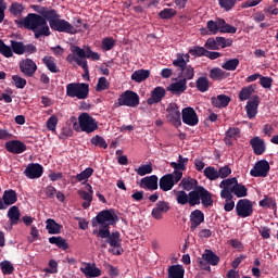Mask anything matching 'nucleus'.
Wrapping results in <instances>:
<instances>
[{
    "instance_id": "nucleus-1",
    "label": "nucleus",
    "mask_w": 278,
    "mask_h": 278,
    "mask_svg": "<svg viewBox=\"0 0 278 278\" xmlns=\"http://www.w3.org/2000/svg\"><path fill=\"white\" fill-rule=\"evenodd\" d=\"M18 29H28L35 34V38H41V36H51L49 24L45 21V17L36 13H28L26 17L14 21Z\"/></svg>"
},
{
    "instance_id": "nucleus-2",
    "label": "nucleus",
    "mask_w": 278,
    "mask_h": 278,
    "mask_svg": "<svg viewBox=\"0 0 278 278\" xmlns=\"http://www.w3.org/2000/svg\"><path fill=\"white\" fill-rule=\"evenodd\" d=\"M71 51L73 54H68L66 56V61L70 64H73V62H76L80 68H83L85 75L87 77L90 76V71L88 70V61L87 60H93L94 62L101 60V54L99 52L92 51V48L90 46H85V48H80L79 46H71ZM86 58L87 60H84Z\"/></svg>"
},
{
    "instance_id": "nucleus-3",
    "label": "nucleus",
    "mask_w": 278,
    "mask_h": 278,
    "mask_svg": "<svg viewBox=\"0 0 278 278\" xmlns=\"http://www.w3.org/2000/svg\"><path fill=\"white\" fill-rule=\"evenodd\" d=\"M93 236H98V238H102L103 240L106 239V244H110L111 249H109V253L112 255H123L125 250H123V239H121L119 231H110V227L108 225L100 227L99 229H94L92 231Z\"/></svg>"
},
{
    "instance_id": "nucleus-4",
    "label": "nucleus",
    "mask_w": 278,
    "mask_h": 278,
    "mask_svg": "<svg viewBox=\"0 0 278 278\" xmlns=\"http://www.w3.org/2000/svg\"><path fill=\"white\" fill-rule=\"evenodd\" d=\"M213 194L205 187L200 186L191 191V201L193 207L197 205H201L207 210V207H212L214 205Z\"/></svg>"
},
{
    "instance_id": "nucleus-5",
    "label": "nucleus",
    "mask_w": 278,
    "mask_h": 278,
    "mask_svg": "<svg viewBox=\"0 0 278 278\" xmlns=\"http://www.w3.org/2000/svg\"><path fill=\"white\" fill-rule=\"evenodd\" d=\"M90 94V85L86 83H70L66 85V97L84 101Z\"/></svg>"
},
{
    "instance_id": "nucleus-6",
    "label": "nucleus",
    "mask_w": 278,
    "mask_h": 278,
    "mask_svg": "<svg viewBox=\"0 0 278 278\" xmlns=\"http://www.w3.org/2000/svg\"><path fill=\"white\" fill-rule=\"evenodd\" d=\"M116 223H118V215L112 210H103L91 219L92 227H98V225H101L100 227H105V225H108L109 229L110 225L114 226Z\"/></svg>"
},
{
    "instance_id": "nucleus-7",
    "label": "nucleus",
    "mask_w": 278,
    "mask_h": 278,
    "mask_svg": "<svg viewBox=\"0 0 278 278\" xmlns=\"http://www.w3.org/2000/svg\"><path fill=\"white\" fill-rule=\"evenodd\" d=\"M219 263L220 256L216 255L212 250L204 251L202 258L198 262L199 268H201V270H206L207 273H212L211 266H218Z\"/></svg>"
},
{
    "instance_id": "nucleus-8",
    "label": "nucleus",
    "mask_w": 278,
    "mask_h": 278,
    "mask_svg": "<svg viewBox=\"0 0 278 278\" xmlns=\"http://www.w3.org/2000/svg\"><path fill=\"white\" fill-rule=\"evenodd\" d=\"M118 106L125 105L126 108H138L140 105V96L132 90L124 91L117 99Z\"/></svg>"
},
{
    "instance_id": "nucleus-9",
    "label": "nucleus",
    "mask_w": 278,
    "mask_h": 278,
    "mask_svg": "<svg viewBox=\"0 0 278 278\" xmlns=\"http://www.w3.org/2000/svg\"><path fill=\"white\" fill-rule=\"evenodd\" d=\"M79 128L86 134H92L99 129V123L88 113H81L78 116Z\"/></svg>"
},
{
    "instance_id": "nucleus-10",
    "label": "nucleus",
    "mask_w": 278,
    "mask_h": 278,
    "mask_svg": "<svg viewBox=\"0 0 278 278\" xmlns=\"http://www.w3.org/2000/svg\"><path fill=\"white\" fill-rule=\"evenodd\" d=\"M181 181V174H165L164 176L161 177L159 181L160 189L163 192H168L177 186Z\"/></svg>"
},
{
    "instance_id": "nucleus-11",
    "label": "nucleus",
    "mask_w": 278,
    "mask_h": 278,
    "mask_svg": "<svg viewBox=\"0 0 278 278\" xmlns=\"http://www.w3.org/2000/svg\"><path fill=\"white\" fill-rule=\"evenodd\" d=\"M50 28L52 31H59L61 34H77V28L73 26L68 21L58 17L55 21L50 22Z\"/></svg>"
},
{
    "instance_id": "nucleus-12",
    "label": "nucleus",
    "mask_w": 278,
    "mask_h": 278,
    "mask_svg": "<svg viewBox=\"0 0 278 278\" xmlns=\"http://www.w3.org/2000/svg\"><path fill=\"white\" fill-rule=\"evenodd\" d=\"M33 10L41 16V18L45 20V22L49 23V26L51 27V22L60 18V15L58 14V10L51 9L48 7L42 5H33Z\"/></svg>"
},
{
    "instance_id": "nucleus-13",
    "label": "nucleus",
    "mask_w": 278,
    "mask_h": 278,
    "mask_svg": "<svg viewBox=\"0 0 278 278\" xmlns=\"http://www.w3.org/2000/svg\"><path fill=\"white\" fill-rule=\"evenodd\" d=\"M33 10L41 16V18L45 20V22L49 23V26L51 27V22L60 18V15L58 14V10L51 9L48 7L42 5H33Z\"/></svg>"
},
{
    "instance_id": "nucleus-14",
    "label": "nucleus",
    "mask_w": 278,
    "mask_h": 278,
    "mask_svg": "<svg viewBox=\"0 0 278 278\" xmlns=\"http://www.w3.org/2000/svg\"><path fill=\"white\" fill-rule=\"evenodd\" d=\"M236 212L239 218H249L253 215V202L249 199H241L236 204Z\"/></svg>"
},
{
    "instance_id": "nucleus-15",
    "label": "nucleus",
    "mask_w": 278,
    "mask_h": 278,
    "mask_svg": "<svg viewBox=\"0 0 278 278\" xmlns=\"http://www.w3.org/2000/svg\"><path fill=\"white\" fill-rule=\"evenodd\" d=\"M167 121L174 125V127H181V112L177 103H169L166 109Z\"/></svg>"
},
{
    "instance_id": "nucleus-16",
    "label": "nucleus",
    "mask_w": 278,
    "mask_h": 278,
    "mask_svg": "<svg viewBox=\"0 0 278 278\" xmlns=\"http://www.w3.org/2000/svg\"><path fill=\"white\" fill-rule=\"evenodd\" d=\"M182 123L189 127H197L199 125V115L192 106H187L181 111Z\"/></svg>"
},
{
    "instance_id": "nucleus-17",
    "label": "nucleus",
    "mask_w": 278,
    "mask_h": 278,
    "mask_svg": "<svg viewBox=\"0 0 278 278\" xmlns=\"http://www.w3.org/2000/svg\"><path fill=\"white\" fill-rule=\"evenodd\" d=\"M170 212V203L167 201L161 200L155 203V206L152 208L151 216L154 220H162L164 214Z\"/></svg>"
},
{
    "instance_id": "nucleus-18",
    "label": "nucleus",
    "mask_w": 278,
    "mask_h": 278,
    "mask_svg": "<svg viewBox=\"0 0 278 278\" xmlns=\"http://www.w3.org/2000/svg\"><path fill=\"white\" fill-rule=\"evenodd\" d=\"M270 172V164L266 160H261L255 163L253 168L250 170L251 177H268Z\"/></svg>"
},
{
    "instance_id": "nucleus-19",
    "label": "nucleus",
    "mask_w": 278,
    "mask_h": 278,
    "mask_svg": "<svg viewBox=\"0 0 278 278\" xmlns=\"http://www.w3.org/2000/svg\"><path fill=\"white\" fill-rule=\"evenodd\" d=\"M45 173V167L38 163H29L24 169V175L28 179H40Z\"/></svg>"
},
{
    "instance_id": "nucleus-20",
    "label": "nucleus",
    "mask_w": 278,
    "mask_h": 278,
    "mask_svg": "<svg viewBox=\"0 0 278 278\" xmlns=\"http://www.w3.org/2000/svg\"><path fill=\"white\" fill-rule=\"evenodd\" d=\"M5 151L13 155H21L27 151V146L21 140H10L4 143Z\"/></svg>"
},
{
    "instance_id": "nucleus-21",
    "label": "nucleus",
    "mask_w": 278,
    "mask_h": 278,
    "mask_svg": "<svg viewBox=\"0 0 278 278\" xmlns=\"http://www.w3.org/2000/svg\"><path fill=\"white\" fill-rule=\"evenodd\" d=\"M20 71L25 77H34L38 71V65L31 59H25L20 62Z\"/></svg>"
},
{
    "instance_id": "nucleus-22",
    "label": "nucleus",
    "mask_w": 278,
    "mask_h": 278,
    "mask_svg": "<svg viewBox=\"0 0 278 278\" xmlns=\"http://www.w3.org/2000/svg\"><path fill=\"white\" fill-rule=\"evenodd\" d=\"M80 273L85 275L86 278H96L101 277V269L97 267V265L93 263H87L83 262L80 267Z\"/></svg>"
},
{
    "instance_id": "nucleus-23",
    "label": "nucleus",
    "mask_w": 278,
    "mask_h": 278,
    "mask_svg": "<svg viewBox=\"0 0 278 278\" xmlns=\"http://www.w3.org/2000/svg\"><path fill=\"white\" fill-rule=\"evenodd\" d=\"M260 108V96L255 94L247 102L245 112L248 118L253 119L257 116V109Z\"/></svg>"
},
{
    "instance_id": "nucleus-24",
    "label": "nucleus",
    "mask_w": 278,
    "mask_h": 278,
    "mask_svg": "<svg viewBox=\"0 0 278 278\" xmlns=\"http://www.w3.org/2000/svg\"><path fill=\"white\" fill-rule=\"evenodd\" d=\"M188 157H184L181 154L178 155V161L177 162H170L169 166L170 168H174V174H179L180 178L182 179L184 177V170H186L187 166H188Z\"/></svg>"
},
{
    "instance_id": "nucleus-25",
    "label": "nucleus",
    "mask_w": 278,
    "mask_h": 278,
    "mask_svg": "<svg viewBox=\"0 0 278 278\" xmlns=\"http://www.w3.org/2000/svg\"><path fill=\"white\" fill-rule=\"evenodd\" d=\"M166 97V89L164 87H155L151 91V97L147 100L148 105H155V103H161L162 99Z\"/></svg>"
},
{
    "instance_id": "nucleus-26",
    "label": "nucleus",
    "mask_w": 278,
    "mask_h": 278,
    "mask_svg": "<svg viewBox=\"0 0 278 278\" xmlns=\"http://www.w3.org/2000/svg\"><path fill=\"white\" fill-rule=\"evenodd\" d=\"M187 84H188V81H186V79H180L179 81L172 83L167 87V91L179 97V94H184V92H186V90H188Z\"/></svg>"
},
{
    "instance_id": "nucleus-27",
    "label": "nucleus",
    "mask_w": 278,
    "mask_h": 278,
    "mask_svg": "<svg viewBox=\"0 0 278 278\" xmlns=\"http://www.w3.org/2000/svg\"><path fill=\"white\" fill-rule=\"evenodd\" d=\"M201 185H199V180L192 177H185L180 179L179 188H182L184 191L192 192V190H197V188H200Z\"/></svg>"
},
{
    "instance_id": "nucleus-28",
    "label": "nucleus",
    "mask_w": 278,
    "mask_h": 278,
    "mask_svg": "<svg viewBox=\"0 0 278 278\" xmlns=\"http://www.w3.org/2000/svg\"><path fill=\"white\" fill-rule=\"evenodd\" d=\"M205 222V215L201 212V210H194L190 214V229L194 231L201 223Z\"/></svg>"
},
{
    "instance_id": "nucleus-29",
    "label": "nucleus",
    "mask_w": 278,
    "mask_h": 278,
    "mask_svg": "<svg viewBox=\"0 0 278 278\" xmlns=\"http://www.w3.org/2000/svg\"><path fill=\"white\" fill-rule=\"evenodd\" d=\"M250 146L253 149L254 155H264L266 152V143L260 137H253L250 140Z\"/></svg>"
},
{
    "instance_id": "nucleus-30",
    "label": "nucleus",
    "mask_w": 278,
    "mask_h": 278,
    "mask_svg": "<svg viewBox=\"0 0 278 278\" xmlns=\"http://www.w3.org/2000/svg\"><path fill=\"white\" fill-rule=\"evenodd\" d=\"M240 138V128L238 127H230L224 137V142L226 147H233V140H238Z\"/></svg>"
},
{
    "instance_id": "nucleus-31",
    "label": "nucleus",
    "mask_w": 278,
    "mask_h": 278,
    "mask_svg": "<svg viewBox=\"0 0 278 278\" xmlns=\"http://www.w3.org/2000/svg\"><path fill=\"white\" fill-rule=\"evenodd\" d=\"M174 192H176V202L178 205H190V207H193L191 191L187 193L184 190H174Z\"/></svg>"
},
{
    "instance_id": "nucleus-32",
    "label": "nucleus",
    "mask_w": 278,
    "mask_h": 278,
    "mask_svg": "<svg viewBox=\"0 0 278 278\" xmlns=\"http://www.w3.org/2000/svg\"><path fill=\"white\" fill-rule=\"evenodd\" d=\"M211 103L213 108H218L219 110L223 108H227L229 103H231V98L227 94H219L211 98Z\"/></svg>"
},
{
    "instance_id": "nucleus-33",
    "label": "nucleus",
    "mask_w": 278,
    "mask_h": 278,
    "mask_svg": "<svg viewBox=\"0 0 278 278\" xmlns=\"http://www.w3.org/2000/svg\"><path fill=\"white\" fill-rule=\"evenodd\" d=\"M140 188L143 190H157V176L152 175L141 179Z\"/></svg>"
},
{
    "instance_id": "nucleus-34",
    "label": "nucleus",
    "mask_w": 278,
    "mask_h": 278,
    "mask_svg": "<svg viewBox=\"0 0 278 278\" xmlns=\"http://www.w3.org/2000/svg\"><path fill=\"white\" fill-rule=\"evenodd\" d=\"M255 90H257V85L255 84L241 88L238 96L239 101H249V99H251Z\"/></svg>"
},
{
    "instance_id": "nucleus-35",
    "label": "nucleus",
    "mask_w": 278,
    "mask_h": 278,
    "mask_svg": "<svg viewBox=\"0 0 278 278\" xmlns=\"http://www.w3.org/2000/svg\"><path fill=\"white\" fill-rule=\"evenodd\" d=\"M149 77H151L149 70H137L131 74V79L136 81V84H142V81H147Z\"/></svg>"
},
{
    "instance_id": "nucleus-36",
    "label": "nucleus",
    "mask_w": 278,
    "mask_h": 278,
    "mask_svg": "<svg viewBox=\"0 0 278 278\" xmlns=\"http://www.w3.org/2000/svg\"><path fill=\"white\" fill-rule=\"evenodd\" d=\"M2 201L7 204V207H10V205H14L18 201V195L15 190L9 189L3 192Z\"/></svg>"
},
{
    "instance_id": "nucleus-37",
    "label": "nucleus",
    "mask_w": 278,
    "mask_h": 278,
    "mask_svg": "<svg viewBox=\"0 0 278 278\" xmlns=\"http://www.w3.org/2000/svg\"><path fill=\"white\" fill-rule=\"evenodd\" d=\"M260 207H265L267 210H273L275 214L277 213V201L268 195H264V199L258 202Z\"/></svg>"
},
{
    "instance_id": "nucleus-38",
    "label": "nucleus",
    "mask_w": 278,
    "mask_h": 278,
    "mask_svg": "<svg viewBox=\"0 0 278 278\" xmlns=\"http://www.w3.org/2000/svg\"><path fill=\"white\" fill-rule=\"evenodd\" d=\"M231 192L237 197V199H242L249 195V189H247V186L239 184L238 181L231 187Z\"/></svg>"
},
{
    "instance_id": "nucleus-39",
    "label": "nucleus",
    "mask_w": 278,
    "mask_h": 278,
    "mask_svg": "<svg viewBox=\"0 0 278 278\" xmlns=\"http://www.w3.org/2000/svg\"><path fill=\"white\" fill-rule=\"evenodd\" d=\"M220 21L222 18H217L216 21L210 20L206 23V29H208V31L206 33L207 36H216L218 31L220 33Z\"/></svg>"
},
{
    "instance_id": "nucleus-40",
    "label": "nucleus",
    "mask_w": 278,
    "mask_h": 278,
    "mask_svg": "<svg viewBox=\"0 0 278 278\" xmlns=\"http://www.w3.org/2000/svg\"><path fill=\"white\" fill-rule=\"evenodd\" d=\"M9 12L15 18H20V16H23V14L25 13V5H23V3L13 2L9 7Z\"/></svg>"
},
{
    "instance_id": "nucleus-41",
    "label": "nucleus",
    "mask_w": 278,
    "mask_h": 278,
    "mask_svg": "<svg viewBox=\"0 0 278 278\" xmlns=\"http://www.w3.org/2000/svg\"><path fill=\"white\" fill-rule=\"evenodd\" d=\"M186 269L181 265H172L168 268V276L167 278H184Z\"/></svg>"
},
{
    "instance_id": "nucleus-42",
    "label": "nucleus",
    "mask_w": 278,
    "mask_h": 278,
    "mask_svg": "<svg viewBox=\"0 0 278 278\" xmlns=\"http://www.w3.org/2000/svg\"><path fill=\"white\" fill-rule=\"evenodd\" d=\"M46 229L50 235H58L62 231V225L58 224L55 219L49 218L46 222Z\"/></svg>"
},
{
    "instance_id": "nucleus-43",
    "label": "nucleus",
    "mask_w": 278,
    "mask_h": 278,
    "mask_svg": "<svg viewBox=\"0 0 278 278\" xmlns=\"http://www.w3.org/2000/svg\"><path fill=\"white\" fill-rule=\"evenodd\" d=\"M8 218L11 225H18V220H21V210H18V206L14 205L9 208Z\"/></svg>"
},
{
    "instance_id": "nucleus-44",
    "label": "nucleus",
    "mask_w": 278,
    "mask_h": 278,
    "mask_svg": "<svg viewBox=\"0 0 278 278\" xmlns=\"http://www.w3.org/2000/svg\"><path fill=\"white\" fill-rule=\"evenodd\" d=\"M42 62L50 73H60V68H58V64H55V58L43 56Z\"/></svg>"
},
{
    "instance_id": "nucleus-45",
    "label": "nucleus",
    "mask_w": 278,
    "mask_h": 278,
    "mask_svg": "<svg viewBox=\"0 0 278 278\" xmlns=\"http://www.w3.org/2000/svg\"><path fill=\"white\" fill-rule=\"evenodd\" d=\"M195 88L199 92H207L210 90V79L204 76L199 77L195 81Z\"/></svg>"
},
{
    "instance_id": "nucleus-46",
    "label": "nucleus",
    "mask_w": 278,
    "mask_h": 278,
    "mask_svg": "<svg viewBox=\"0 0 278 278\" xmlns=\"http://www.w3.org/2000/svg\"><path fill=\"white\" fill-rule=\"evenodd\" d=\"M176 15H177V11L172 8L163 9L157 14L159 18H162V21H170V18L175 17Z\"/></svg>"
},
{
    "instance_id": "nucleus-47",
    "label": "nucleus",
    "mask_w": 278,
    "mask_h": 278,
    "mask_svg": "<svg viewBox=\"0 0 278 278\" xmlns=\"http://www.w3.org/2000/svg\"><path fill=\"white\" fill-rule=\"evenodd\" d=\"M219 27H220V34H236L238 31V28L236 26H231L227 24L225 20H219Z\"/></svg>"
},
{
    "instance_id": "nucleus-48",
    "label": "nucleus",
    "mask_w": 278,
    "mask_h": 278,
    "mask_svg": "<svg viewBox=\"0 0 278 278\" xmlns=\"http://www.w3.org/2000/svg\"><path fill=\"white\" fill-rule=\"evenodd\" d=\"M204 177L210 179V181H216L218 179V170L214 166H207L204 168Z\"/></svg>"
},
{
    "instance_id": "nucleus-49",
    "label": "nucleus",
    "mask_w": 278,
    "mask_h": 278,
    "mask_svg": "<svg viewBox=\"0 0 278 278\" xmlns=\"http://www.w3.org/2000/svg\"><path fill=\"white\" fill-rule=\"evenodd\" d=\"M11 49L16 55H23L25 53V45L23 41L11 40Z\"/></svg>"
},
{
    "instance_id": "nucleus-50",
    "label": "nucleus",
    "mask_w": 278,
    "mask_h": 278,
    "mask_svg": "<svg viewBox=\"0 0 278 278\" xmlns=\"http://www.w3.org/2000/svg\"><path fill=\"white\" fill-rule=\"evenodd\" d=\"M90 142L93 147H99V149H108V141L99 135L93 136Z\"/></svg>"
},
{
    "instance_id": "nucleus-51",
    "label": "nucleus",
    "mask_w": 278,
    "mask_h": 278,
    "mask_svg": "<svg viewBox=\"0 0 278 278\" xmlns=\"http://www.w3.org/2000/svg\"><path fill=\"white\" fill-rule=\"evenodd\" d=\"M116 47V40L112 37H105L102 39L101 49L103 51H112Z\"/></svg>"
},
{
    "instance_id": "nucleus-52",
    "label": "nucleus",
    "mask_w": 278,
    "mask_h": 278,
    "mask_svg": "<svg viewBox=\"0 0 278 278\" xmlns=\"http://www.w3.org/2000/svg\"><path fill=\"white\" fill-rule=\"evenodd\" d=\"M207 53V49L201 47V46H194L189 50V54L193 58H205V54Z\"/></svg>"
},
{
    "instance_id": "nucleus-53",
    "label": "nucleus",
    "mask_w": 278,
    "mask_h": 278,
    "mask_svg": "<svg viewBox=\"0 0 278 278\" xmlns=\"http://www.w3.org/2000/svg\"><path fill=\"white\" fill-rule=\"evenodd\" d=\"M79 197L85 201L83 202L84 210H88L90 207V204L92 203V195L88 193V191L78 190Z\"/></svg>"
},
{
    "instance_id": "nucleus-54",
    "label": "nucleus",
    "mask_w": 278,
    "mask_h": 278,
    "mask_svg": "<svg viewBox=\"0 0 278 278\" xmlns=\"http://www.w3.org/2000/svg\"><path fill=\"white\" fill-rule=\"evenodd\" d=\"M238 66H240V60L230 59L222 65V68H224L225 71H236Z\"/></svg>"
},
{
    "instance_id": "nucleus-55",
    "label": "nucleus",
    "mask_w": 278,
    "mask_h": 278,
    "mask_svg": "<svg viewBox=\"0 0 278 278\" xmlns=\"http://www.w3.org/2000/svg\"><path fill=\"white\" fill-rule=\"evenodd\" d=\"M0 54L4 58H12V55H14V52H12V47L5 45L2 39H0Z\"/></svg>"
},
{
    "instance_id": "nucleus-56",
    "label": "nucleus",
    "mask_w": 278,
    "mask_h": 278,
    "mask_svg": "<svg viewBox=\"0 0 278 278\" xmlns=\"http://www.w3.org/2000/svg\"><path fill=\"white\" fill-rule=\"evenodd\" d=\"M103 90H110V81L105 77H100L96 86V92H103Z\"/></svg>"
},
{
    "instance_id": "nucleus-57",
    "label": "nucleus",
    "mask_w": 278,
    "mask_h": 278,
    "mask_svg": "<svg viewBox=\"0 0 278 278\" xmlns=\"http://www.w3.org/2000/svg\"><path fill=\"white\" fill-rule=\"evenodd\" d=\"M181 74H182V79H185V81L194 79V67H192L191 65H187L181 70Z\"/></svg>"
},
{
    "instance_id": "nucleus-58",
    "label": "nucleus",
    "mask_w": 278,
    "mask_h": 278,
    "mask_svg": "<svg viewBox=\"0 0 278 278\" xmlns=\"http://www.w3.org/2000/svg\"><path fill=\"white\" fill-rule=\"evenodd\" d=\"M219 8H223L226 12L233 10L238 0H218Z\"/></svg>"
},
{
    "instance_id": "nucleus-59",
    "label": "nucleus",
    "mask_w": 278,
    "mask_h": 278,
    "mask_svg": "<svg viewBox=\"0 0 278 278\" xmlns=\"http://www.w3.org/2000/svg\"><path fill=\"white\" fill-rule=\"evenodd\" d=\"M137 175L140 177H144V175H151L153 173V166L151 164H146L139 166L137 169H135Z\"/></svg>"
},
{
    "instance_id": "nucleus-60",
    "label": "nucleus",
    "mask_w": 278,
    "mask_h": 278,
    "mask_svg": "<svg viewBox=\"0 0 278 278\" xmlns=\"http://www.w3.org/2000/svg\"><path fill=\"white\" fill-rule=\"evenodd\" d=\"M0 268L3 275H12L14 273V265L10 261H2L0 263Z\"/></svg>"
},
{
    "instance_id": "nucleus-61",
    "label": "nucleus",
    "mask_w": 278,
    "mask_h": 278,
    "mask_svg": "<svg viewBox=\"0 0 278 278\" xmlns=\"http://www.w3.org/2000/svg\"><path fill=\"white\" fill-rule=\"evenodd\" d=\"M92 173H94V169H92V167H87L85 170L76 175V179L77 181H86V179L92 177Z\"/></svg>"
},
{
    "instance_id": "nucleus-62",
    "label": "nucleus",
    "mask_w": 278,
    "mask_h": 278,
    "mask_svg": "<svg viewBox=\"0 0 278 278\" xmlns=\"http://www.w3.org/2000/svg\"><path fill=\"white\" fill-rule=\"evenodd\" d=\"M12 81L14 83L15 88L23 90L25 86H27V79L18 76V75H13L12 76Z\"/></svg>"
},
{
    "instance_id": "nucleus-63",
    "label": "nucleus",
    "mask_w": 278,
    "mask_h": 278,
    "mask_svg": "<svg viewBox=\"0 0 278 278\" xmlns=\"http://www.w3.org/2000/svg\"><path fill=\"white\" fill-rule=\"evenodd\" d=\"M210 77L214 81H218V79H223V77H225V72L218 67L212 68L210 71Z\"/></svg>"
},
{
    "instance_id": "nucleus-64",
    "label": "nucleus",
    "mask_w": 278,
    "mask_h": 278,
    "mask_svg": "<svg viewBox=\"0 0 278 278\" xmlns=\"http://www.w3.org/2000/svg\"><path fill=\"white\" fill-rule=\"evenodd\" d=\"M238 182V178L232 177V178H227L224 179L220 184L219 187L220 188H227L228 190H231V188H233V186Z\"/></svg>"
}]
</instances>
